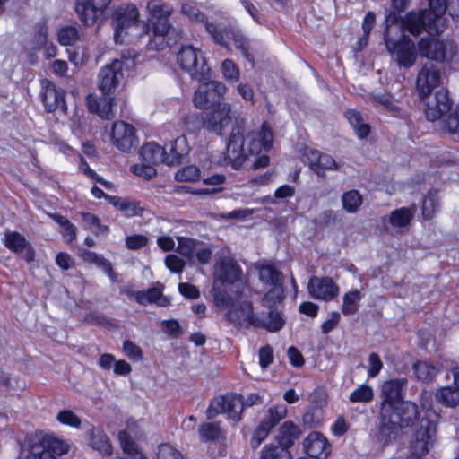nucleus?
<instances>
[{
    "label": "nucleus",
    "instance_id": "1",
    "mask_svg": "<svg viewBox=\"0 0 459 459\" xmlns=\"http://www.w3.org/2000/svg\"><path fill=\"white\" fill-rule=\"evenodd\" d=\"M231 106L223 102L204 112V128L221 136H228L226 158L233 162V167L241 165L253 156L252 167L258 169V133L249 129L246 133V120L235 117L232 123Z\"/></svg>",
    "mask_w": 459,
    "mask_h": 459
},
{
    "label": "nucleus",
    "instance_id": "2",
    "mask_svg": "<svg viewBox=\"0 0 459 459\" xmlns=\"http://www.w3.org/2000/svg\"><path fill=\"white\" fill-rule=\"evenodd\" d=\"M180 13L189 22L204 25L205 30L216 44L230 49V41H232L233 46L241 52L243 56L254 63V57L249 52V41L236 25L229 23L227 26L219 27L210 22L207 15L200 10L198 4L192 0L181 4Z\"/></svg>",
    "mask_w": 459,
    "mask_h": 459
},
{
    "label": "nucleus",
    "instance_id": "3",
    "mask_svg": "<svg viewBox=\"0 0 459 459\" xmlns=\"http://www.w3.org/2000/svg\"><path fill=\"white\" fill-rule=\"evenodd\" d=\"M211 294L216 307L228 309L225 318L230 324L245 328L258 325L253 311L252 302L247 299L245 292L236 298V294H230L226 289L213 287Z\"/></svg>",
    "mask_w": 459,
    "mask_h": 459
},
{
    "label": "nucleus",
    "instance_id": "4",
    "mask_svg": "<svg viewBox=\"0 0 459 459\" xmlns=\"http://www.w3.org/2000/svg\"><path fill=\"white\" fill-rule=\"evenodd\" d=\"M429 9L420 13H408L402 21V27L412 35H419L423 30L429 33L440 34L445 29L443 15L448 10L447 0H429Z\"/></svg>",
    "mask_w": 459,
    "mask_h": 459
},
{
    "label": "nucleus",
    "instance_id": "5",
    "mask_svg": "<svg viewBox=\"0 0 459 459\" xmlns=\"http://www.w3.org/2000/svg\"><path fill=\"white\" fill-rule=\"evenodd\" d=\"M139 12L135 5L127 4L119 6L112 13V26L114 28V39L116 43H124L126 37L128 42L134 38L142 39L149 35L150 26L138 19Z\"/></svg>",
    "mask_w": 459,
    "mask_h": 459
},
{
    "label": "nucleus",
    "instance_id": "6",
    "mask_svg": "<svg viewBox=\"0 0 459 459\" xmlns=\"http://www.w3.org/2000/svg\"><path fill=\"white\" fill-rule=\"evenodd\" d=\"M283 275L273 264H260V306H283Z\"/></svg>",
    "mask_w": 459,
    "mask_h": 459
},
{
    "label": "nucleus",
    "instance_id": "7",
    "mask_svg": "<svg viewBox=\"0 0 459 459\" xmlns=\"http://www.w3.org/2000/svg\"><path fill=\"white\" fill-rule=\"evenodd\" d=\"M135 52L127 50L122 53L120 59L103 66L98 74V87L103 95L115 92L124 78L123 70H130L135 65Z\"/></svg>",
    "mask_w": 459,
    "mask_h": 459
},
{
    "label": "nucleus",
    "instance_id": "8",
    "mask_svg": "<svg viewBox=\"0 0 459 459\" xmlns=\"http://www.w3.org/2000/svg\"><path fill=\"white\" fill-rule=\"evenodd\" d=\"M258 401V394H252L244 402L243 397L235 394H227L215 397L206 410V417L212 420L220 413H227L234 421L240 420V413L245 406H252Z\"/></svg>",
    "mask_w": 459,
    "mask_h": 459
},
{
    "label": "nucleus",
    "instance_id": "9",
    "mask_svg": "<svg viewBox=\"0 0 459 459\" xmlns=\"http://www.w3.org/2000/svg\"><path fill=\"white\" fill-rule=\"evenodd\" d=\"M177 62L193 80L203 82L210 78V67L199 48L183 46L177 55Z\"/></svg>",
    "mask_w": 459,
    "mask_h": 459
},
{
    "label": "nucleus",
    "instance_id": "10",
    "mask_svg": "<svg viewBox=\"0 0 459 459\" xmlns=\"http://www.w3.org/2000/svg\"><path fill=\"white\" fill-rule=\"evenodd\" d=\"M199 85L193 97L194 105L200 109L221 105L226 92L225 85L217 81L205 80Z\"/></svg>",
    "mask_w": 459,
    "mask_h": 459
},
{
    "label": "nucleus",
    "instance_id": "11",
    "mask_svg": "<svg viewBox=\"0 0 459 459\" xmlns=\"http://www.w3.org/2000/svg\"><path fill=\"white\" fill-rule=\"evenodd\" d=\"M217 279L224 286L230 294L238 295L246 291V288L240 281L241 269L232 259H222L217 268Z\"/></svg>",
    "mask_w": 459,
    "mask_h": 459
},
{
    "label": "nucleus",
    "instance_id": "12",
    "mask_svg": "<svg viewBox=\"0 0 459 459\" xmlns=\"http://www.w3.org/2000/svg\"><path fill=\"white\" fill-rule=\"evenodd\" d=\"M406 378H396L385 381L381 389L382 402L380 414L388 417L390 411H394L396 405L403 402Z\"/></svg>",
    "mask_w": 459,
    "mask_h": 459
},
{
    "label": "nucleus",
    "instance_id": "13",
    "mask_svg": "<svg viewBox=\"0 0 459 459\" xmlns=\"http://www.w3.org/2000/svg\"><path fill=\"white\" fill-rule=\"evenodd\" d=\"M437 442V424L420 420V425L410 441V449L428 455Z\"/></svg>",
    "mask_w": 459,
    "mask_h": 459
},
{
    "label": "nucleus",
    "instance_id": "14",
    "mask_svg": "<svg viewBox=\"0 0 459 459\" xmlns=\"http://www.w3.org/2000/svg\"><path fill=\"white\" fill-rule=\"evenodd\" d=\"M65 96V90L57 88L53 82L48 79L41 80L39 97L47 112L50 113L59 109L63 114H66L68 108Z\"/></svg>",
    "mask_w": 459,
    "mask_h": 459
},
{
    "label": "nucleus",
    "instance_id": "15",
    "mask_svg": "<svg viewBox=\"0 0 459 459\" xmlns=\"http://www.w3.org/2000/svg\"><path fill=\"white\" fill-rule=\"evenodd\" d=\"M441 83L442 74L437 65L426 63L420 67L416 77V91L420 99H426Z\"/></svg>",
    "mask_w": 459,
    "mask_h": 459
},
{
    "label": "nucleus",
    "instance_id": "16",
    "mask_svg": "<svg viewBox=\"0 0 459 459\" xmlns=\"http://www.w3.org/2000/svg\"><path fill=\"white\" fill-rule=\"evenodd\" d=\"M111 0H76L75 12L85 26H91L101 19Z\"/></svg>",
    "mask_w": 459,
    "mask_h": 459
},
{
    "label": "nucleus",
    "instance_id": "17",
    "mask_svg": "<svg viewBox=\"0 0 459 459\" xmlns=\"http://www.w3.org/2000/svg\"><path fill=\"white\" fill-rule=\"evenodd\" d=\"M385 45L390 53L395 56L400 66L411 67L416 61L417 54L414 42L407 36L398 41L385 39Z\"/></svg>",
    "mask_w": 459,
    "mask_h": 459
},
{
    "label": "nucleus",
    "instance_id": "18",
    "mask_svg": "<svg viewBox=\"0 0 459 459\" xmlns=\"http://www.w3.org/2000/svg\"><path fill=\"white\" fill-rule=\"evenodd\" d=\"M111 141L121 152H130L138 144L135 128L124 121H116L111 130Z\"/></svg>",
    "mask_w": 459,
    "mask_h": 459
},
{
    "label": "nucleus",
    "instance_id": "19",
    "mask_svg": "<svg viewBox=\"0 0 459 459\" xmlns=\"http://www.w3.org/2000/svg\"><path fill=\"white\" fill-rule=\"evenodd\" d=\"M427 98L425 114L428 120H438L451 110L453 101L446 89H440L433 97Z\"/></svg>",
    "mask_w": 459,
    "mask_h": 459
},
{
    "label": "nucleus",
    "instance_id": "20",
    "mask_svg": "<svg viewBox=\"0 0 459 459\" xmlns=\"http://www.w3.org/2000/svg\"><path fill=\"white\" fill-rule=\"evenodd\" d=\"M307 290L311 297L325 301L333 299L339 293L338 286L329 277H312Z\"/></svg>",
    "mask_w": 459,
    "mask_h": 459
},
{
    "label": "nucleus",
    "instance_id": "21",
    "mask_svg": "<svg viewBox=\"0 0 459 459\" xmlns=\"http://www.w3.org/2000/svg\"><path fill=\"white\" fill-rule=\"evenodd\" d=\"M283 306H260V327L269 333H277L283 328L285 318Z\"/></svg>",
    "mask_w": 459,
    "mask_h": 459
},
{
    "label": "nucleus",
    "instance_id": "22",
    "mask_svg": "<svg viewBox=\"0 0 459 459\" xmlns=\"http://www.w3.org/2000/svg\"><path fill=\"white\" fill-rule=\"evenodd\" d=\"M4 246L28 263L32 262L35 258V252L32 246L17 231L7 232L5 234Z\"/></svg>",
    "mask_w": 459,
    "mask_h": 459
},
{
    "label": "nucleus",
    "instance_id": "23",
    "mask_svg": "<svg viewBox=\"0 0 459 459\" xmlns=\"http://www.w3.org/2000/svg\"><path fill=\"white\" fill-rule=\"evenodd\" d=\"M306 453L316 459H326L331 451L327 439L319 432H311L303 441Z\"/></svg>",
    "mask_w": 459,
    "mask_h": 459
},
{
    "label": "nucleus",
    "instance_id": "24",
    "mask_svg": "<svg viewBox=\"0 0 459 459\" xmlns=\"http://www.w3.org/2000/svg\"><path fill=\"white\" fill-rule=\"evenodd\" d=\"M305 156L310 169L318 176L324 175L325 170L339 169L338 163L329 154L321 153L316 150L308 149L305 152Z\"/></svg>",
    "mask_w": 459,
    "mask_h": 459
},
{
    "label": "nucleus",
    "instance_id": "25",
    "mask_svg": "<svg viewBox=\"0 0 459 459\" xmlns=\"http://www.w3.org/2000/svg\"><path fill=\"white\" fill-rule=\"evenodd\" d=\"M288 412L285 404H275L270 407L260 422V443L268 436L269 432L286 417Z\"/></svg>",
    "mask_w": 459,
    "mask_h": 459
},
{
    "label": "nucleus",
    "instance_id": "26",
    "mask_svg": "<svg viewBox=\"0 0 459 459\" xmlns=\"http://www.w3.org/2000/svg\"><path fill=\"white\" fill-rule=\"evenodd\" d=\"M419 50L428 59L442 62L446 58L445 43L435 39L422 38L419 42Z\"/></svg>",
    "mask_w": 459,
    "mask_h": 459
},
{
    "label": "nucleus",
    "instance_id": "27",
    "mask_svg": "<svg viewBox=\"0 0 459 459\" xmlns=\"http://www.w3.org/2000/svg\"><path fill=\"white\" fill-rule=\"evenodd\" d=\"M415 212L416 206L414 204L410 207L395 209L390 212L388 216V222L398 233L407 231L411 221L414 217Z\"/></svg>",
    "mask_w": 459,
    "mask_h": 459
},
{
    "label": "nucleus",
    "instance_id": "28",
    "mask_svg": "<svg viewBox=\"0 0 459 459\" xmlns=\"http://www.w3.org/2000/svg\"><path fill=\"white\" fill-rule=\"evenodd\" d=\"M380 420L379 440L384 445H386L397 438L403 427L394 418V411H390L388 417L380 414Z\"/></svg>",
    "mask_w": 459,
    "mask_h": 459
},
{
    "label": "nucleus",
    "instance_id": "29",
    "mask_svg": "<svg viewBox=\"0 0 459 459\" xmlns=\"http://www.w3.org/2000/svg\"><path fill=\"white\" fill-rule=\"evenodd\" d=\"M171 24L169 19L155 20L152 22V38H149L147 48L150 50H160L165 48V36L169 32Z\"/></svg>",
    "mask_w": 459,
    "mask_h": 459
},
{
    "label": "nucleus",
    "instance_id": "30",
    "mask_svg": "<svg viewBox=\"0 0 459 459\" xmlns=\"http://www.w3.org/2000/svg\"><path fill=\"white\" fill-rule=\"evenodd\" d=\"M419 415L417 404L409 401L397 404L394 411V418L403 428L412 426Z\"/></svg>",
    "mask_w": 459,
    "mask_h": 459
},
{
    "label": "nucleus",
    "instance_id": "31",
    "mask_svg": "<svg viewBox=\"0 0 459 459\" xmlns=\"http://www.w3.org/2000/svg\"><path fill=\"white\" fill-rule=\"evenodd\" d=\"M90 446L98 451L103 456H108L112 454V446L108 437L103 430L98 428H92L87 432Z\"/></svg>",
    "mask_w": 459,
    "mask_h": 459
},
{
    "label": "nucleus",
    "instance_id": "32",
    "mask_svg": "<svg viewBox=\"0 0 459 459\" xmlns=\"http://www.w3.org/2000/svg\"><path fill=\"white\" fill-rule=\"evenodd\" d=\"M139 155L143 162L157 166L160 163H165L166 149L156 143L151 142L141 147Z\"/></svg>",
    "mask_w": 459,
    "mask_h": 459
},
{
    "label": "nucleus",
    "instance_id": "33",
    "mask_svg": "<svg viewBox=\"0 0 459 459\" xmlns=\"http://www.w3.org/2000/svg\"><path fill=\"white\" fill-rule=\"evenodd\" d=\"M168 148L169 152H166L165 163L169 166L180 163L182 158L187 154L189 150L185 136H179L171 141Z\"/></svg>",
    "mask_w": 459,
    "mask_h": 459
},
{
    "label": "nucleus",
    "instance_id": "34",
    "mask_svg": "<svg viewBox=\"0 0 459 459\" xmlns=\"http://www.w3.org/2000/svg\"><path fill=\"white\" fill-rule=\"evenodd\" d=\"M301 431L298 425L290 420L285 421L279 429L277 440L279 445L289 450V448L299 437Z\"/></svg>",
    "mask_w": 459,
    "mask_h": 459
},
{
    "label": "nucleus",
    "instance_id": "35",
    "mask_svg": "<svg viewBox=\"0 0 459 459\" xmlns=\"http://www.w3.org/2000/svg\"><path fill=\"white\" fill-rule=\"evenodd\" d=\"M37 446H42L41 449L49 451V453L55 456L68 453L70 448L68 443L53 435H45L42 437Z\"/></svg>",
    "mask_w": 459,
    "mask_h": 459
},
{
    "label": "nucleus",
    "instance_id": "36",
    "mask_svg": "<svg viewBox=\"0 0 459 459\" xmlns=\"http://www.w3.org/2000/svg\"><path fill=\"white\" fill-rule=\"evenodd\" d=\"M436 400L446 407L454 408L459 405V387L444 386L437 390Z\"/></svg>",
    "mask_w": 459,
    "mask_h": 459
},
{
    "label": "nucleus",
    "instance_id": "37",
    "mask_svg": "<svg viewBox=\"0 0 459 459\" xmlns=\"http://www.w3.org/2000/svg\"><path fill=\"white\" fill-rule=\"evenodd\" d=\"M108 203L118 209L125 216L133 217L142 212L139 203L119 196L108 197Z\"/></svg>",
    "mask_w": 459,
    "mask_h": 459
},
{
    "label": "nucleus",
    "instance_id": "38",
    "mask_svg": "<svg viewBox=\"0 0 459 459\" xmlns=\"http://www.w3.org/2000/svg\"><path fill=\"white\" fill-rule=\"evenodd\" d=\"M420 407L424 411V415L420 420L430 421V423L438 424L440 417L439 411L435 409L433 404L432 394L428 392H423L420 396Z\"/></svg>",
    "mask_w": 459,
    "mask_h": 459
},
{
    "label": "nucleus",
    "instance_id": "39",
    "mask_svg": "<svg viewBox=\"0 0 459 459\" xmlns=\"http://www.w3.org/2000/svg\"><path fill=\"white\" fill-rule=\"evenodd\" d=\"M345 117L349 120L359 138L364 139L368 135L370 127L368 124L363 122L362 116L359 112L354 109H350L346 111Z\"/></svg>",
    "mask_w": 459,
    "mask_h": 459
},
{
    "label": "nucleus",
    "instance_id": "40",
    "mask_svg": "<svg viewBox=\"0 0 459 459\" xmlns=\"http://www.w3.org/2000/svg\"><path fill=\"white\" fill-rule=\"evenodd\" d=\"M146 9L153 20L169 19L172 14V6L159 0H149Z\"/></svg>",
    "mask_w": 459,
    "mask_h": 459
},
{
    "label": "nucleus",
    "instance_id": "41",
    "mask_svg": "<svg viewBox=\"0 0 459 459\" xmlns=\"http://www.w3.org/2000/svg\"><path fill=\"white\" fill-rule=\"evenodd\" d=\"M198 433L204 442L217 441L223 437V431L215 422H204L199 426Z\"/></svg>",
    "mask_w": 459,
    "mask_h": 459
},
{
    "label": "nucleus",
    "instance_id": "42",
    "mask_svg": "<svg viewBox=\"0 0 459 459\" xmlns=\"http://www.w3.org/2000/svg\"><path fill=\"white\" fill-rule=\"evenodd\" d=\"M416 377L425 383L431 382L437 373V368L428 361H418L413 365Z\"/></svg>",
    "mask_w": 459,
    "mask_h": 459
},
{
    "label": "nucleus",
    "instance_id": "43",
    "mask_svg": "<svg viewBox=\"0 0 459 459\" xmlns=\"http://www.w3.org/2000/svg\"><path fill=\"white\" fill-rule=\"evenodd\" d=\"M362 295L359 290H353L344 294L342 312L345 316L355 314L359 309Z\"/></svg>",
    "mask_w": 459,
    "mask_h": 459
},
{
    "label": "nucleus",
    "instance_id": "44",
    "mask_svg": "<svg viewBox=\"0 0 459 459\" xmlns=\"http://www.w3.org/2000/svg\"><path fill=\"white\" fill-rule=\"evenodd\" d=\"M58 42L63 46H73L80 40L78 27L67 25L62 27L57 33Z\"/></svg>",
    "mask_w": 459,
    "mask_h": 459
},
{
    "label": "nucleus",
    "instance_id": "45",
    "mask_svg": "<svg viewBox=\"0 0 459 459\" xmlns=\"http://www.w3.org/2000/svg\"><path fill=\"white\" fill-rule=\"evenodd\" d=\"M160 294V289L157 287L149 288L146 290H138L127 292L129 297H134L137 303L145 306L147 304L155 303Z\"/></svg>",
    "mask_w": 459,
    "mask_h": 459
},
{
    "label": "nucleus",
    "instance_id": "46",
    "mask_svg": "<svg viewBox=\"0 0 459 459\" xmlns=\"http://www.w3.org/2000/svg\"><path fill=\"white\" fill-rule=\"evenodd\" d=\"M260 459H291V455L286 447L270 444L263 448Z\"/></svg>",
    "mask_w": 459,
    "mask_h": 459
},
{
    "label": "nucleus",
    "instance_id": "47",
    "mask_svg": "<svg viewBox=\"0 0 459 459\" xmlns=\"http://www.w3.org/2000/svg\"><path fill=\"white\" fill-rule=\"evenodd\" d=\"M343 209L347 212H356L362 204V196L357 190L345 192L342 197Z\"/></svg>",
    "mask_w": 459,
    "mask_h": 459
},
{
    "label": "nucleus",
    "instance_id": "48",
    "mask_svg": "<svg viewBox=\"0 0 459 459\" xmlns=\"http://www.w3.org/2000/svg\"><path fill=\"white\" fill-rule=\"evenodd\" d=\"M82 221L86 224L88 229L94 234V235H100V234H108V227L106 225H102L100 222V220L93 213L91 212H81Z\"/></svg>",
    "mask_w": 459,
    "mask_h": 459
},
{
    "label": "nucleus",
    "instance_id": "49",
    "mask_svg": "<svg viewBox=\"0 0 459 459\" xmlns=\"http://www.w3.org/2000/svg\"><path fill=\"white\" fill-rule=\"evenodd\" d=\"M118 439L124 453L132 457H137L140 455L141 453L139 452L137 444L132 439L127 431H119Z\"/></svg>",
    "mask_w": 459,
    "mask_h": 459
},
{
    "label": "nucleus",
    "instance_id": "50",
    "mask_svg": "<svg viewBox=\"0 0 459 459\" xmlns=\"http://www.w3.org/2000/svg\"><path fill=\"white\" fill-rule=\"evenodd\" d=\"M374 392L372 387L367 385H361L350 394L351 403H369L373 400Z\"/></svg>",
    "mask_w": 459,
    "mask_h": 459
},
{
    "label": "nucleus",
    "instance_id": "51",
    "mask_svg": "<svg viewBox=\"0 0 459 459\" xmlns=\"http://www.w3.org/2000/svg\"><path fill=\"white\" fill-rule=\"evenodd\" d=\"M56 420L63 424L72 428L79 429L82 424V420L79 416H77L71 410H62L60 411L56 417Z\"/></svg>",
    "mask_w": 459,
    "mask_h": 459
},
{
    "label": "nucleus",
    "instance_id": "52",
    "mask_svg": "<svg viewBox=\"0 0 459 459\" xmlns=\"http://www.w3.org/2000/svg\"><path fill=\"white\" fill-rule=\"evenodd\" d=\"M200 178V170L196 166H186L178 170L175 175V179L178 182H194Z\"/></svg>",
    "mask_w": 459,
    "mask_h": 459
},
{
    "label": "nucleus",
    "instance_id": "53",
    "mask_svg": "<svg viewBox=\"0 0 459 459\" xmlns=\"http://www.w3.org/2000/svg\"><path fill=\"white\" fill-rule=\"evenodd\" d=\"M273 136L267 122H264L260 127V152H268L273 148Z\"/></svg>",
    "mask_w": 459,
    "mask_h": 459
},
{
    "label": "nucleus",
    "instance_id": "54",
    "mask_svg": "<svg viewBox=\"0 0 459 459\" xmlns=\"http://www.w3.org/2000/svg\"><path fill=\"white\" fill-rule=\"evenodd\" d=\"M204 112L201 114H188L184 118V124L190 132H195L201 127L204 128Z\"/></svg>",
    "mask_w": 459,
    "mask_h": 459
},
{
    "label": "nucleus",
    "instance_id": "55",
    "mask_svg": "<svg viewBox=\"0 0 459 459\" xmlns=\"http://www.w3.org/2000/svg\"><path fill=\"white\" fill-rule=\"evenodd\" d=\"M155 166L156 165L147 164V162L142 161L141 164H136L132 167V172L136 176L151 179L157 175Z\"/></svg>",
    "mask_w": 459,
    "mask_h": 459
},
{
    "label": "nucleus",
    "instance_id": "56",
    "mask_svg": "<svg viewBox=\"0 0 459 459\" xmlns=\"http://www.w3.org/2000/svg\"><path fill=\"white\" fill-rule=\"evenodd\" d=\"M106 96L107 97L100 99V108L98 116L103 119L108 120L115 117L113 112L114 98L110 97V95Z\"/></svg>",
    "mask_w": 459,
    "mask_h": 459
},
{
    "label": "nucleus",
    "instance_id": "57",
    "mask_svg": "<svg viewBox=\"0 0 459 459\" xmlns=\"http://www.w3.org/2000/svg\"><path fill=\"white\" fill-rule=\"evenodd\" d=\"M123 351L133 361H140L143 359L142 349L130 340L124 342Z\"/></svg>",
    "mask_w": 459,
    "mask_h": 459
},
{
    "label": "nucleus",
    "instance_id": "58",
    "mask_svg": "<svg viewBox=\"0 0 459 459\" xmlns=\"http://www.w3.org/2000/svg\"><path fill=\"white\" fill-rule=\"evenodd\" d=\"M221 71L225 79L237 82L239 78L238 66L230 59H226L221 64Z\"/></svg>",
    "mask_w": 459,
    "mask_h": 459
},
{
    "label": "nucleus",
    "instance_id": "59",
    "mask_svg": "<svg viewBox=\"0 0 459 459\" xmlns=\"http://www.w3.org/2000/svg\"><path fill=\"white\" fill-rule=\"evenodd\" d=\"M158 459H184L179 451L169 444H161L158 448Z\"/></svg>",
    "mask_w": 459,
    "mask_h": 459
},
{
    "label": "nucleus",
    "instance_id": "60",
    "mask_svg": "<svg viewBox=\"0 0 459 459\" xmlns=\"http://www.w3.org/2000/svg\"><path fill=\"white\" fill-rule=\"evenodd\" d=\"M178 240L177 251L186 257H191L195 252V241L186 238H179Z\"/></svg>",
    "mask_w": 459,
    "mask_h": 459
},
{
    "label": "nucleus",
    "instance_id": "61",
    "mask_svg": "<svg viewBox=\"0 0 459 459\" xmlns=\"http://www.w3.org/2000/svg\"><path fill=\"white\" fill-rule=\"evenodd\" d=\"M375 100L393 112L394 116L400 114V108L394 100L388 94H379L374 97Z\"/></svg>",
    "mask_w": 459,
    "mask_h": 459
},
{
    "label": "nucleus",
    "instance_id": "62",
    "mask_svg": "<svg viewBox=\"0 0 459 459\" xmlns=\"http://www.w3.org/2000/svg\"><path fill=\"white\" fill-rule=\"evenodd\" d=\"M148 243V238L143 235H132L126 238V245L128 249L137 250L145 247Z\"/></svg>",
    "mask_w": 459,
    "mask_h": 459
},
{
    "label": "nucleus",
    "instance_id": "63",
    "mask_svg": "<svg viewBox=\"0 0 459 459\" xmlns=\"http://www.w3.org/2000/svg\"><path fill=\"white\" fill-rule=\"evenodd\" d=\"M166 266L173 273H180L184 267L185 262L176 255H168L165 258Z\"/></svg>",
    "mask_w": 459,
    "mask_h": 459
},
{
    "label": "nucleus",
    "instance_id": "64",
    "mask_svg": "<svg viewBox=\"0 0 459 459\" xmlns=\"http://www.w3.org/2000/svg\"><path fill=\"white\" fill-rule=\"evenodd\" d=\"M445 128L449 133H456L459 131V107L455 112L448 115L445 121Z\"/></svg>",
    "mask_w": 459,
    "mask_h": 459
}]
</instances>
